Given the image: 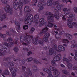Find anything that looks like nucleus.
<instances>
[{
    "label": "nucleus",
    "mask_w": 77,
    "mask_h": 77,
    "mask_svg": "<svg viewBox=\"0 0 77 77\" xmlns=\"http://www.w3.org/2000/svg\"><path fill=\"white\" fill-rule=\"evenodd\" d=\"M33 38V36L28 35H24V37L23 36L21 37L20 41L22 44L23 45H27L30 42V41L32 38Z\"/></svg>",
    "instance_id": "1"
},
{
    "label": "nucleus",
    "mask_w": 77,
    "mask_h": 77,
    "mask_svg": "<svg viewBox=\"0 0 77 77\" xmlns=\"http://www.w3.org/2000/svg\"><path fill=\"white\" fill-rule=\"evenodd\" d=\"M47 6H52V5H54V6L57 5L56 8L59 11H61L62 9V7L65 6L64 4H61L59 5L60 4L59 2L57 1L54 2L53 0H48L47 2Z\"/></svg>",
    "instance_id": "2"
},
{
    "label": "nucleus",
    "mask_w": 77,
    "mask_h": 77,
    "mask_svg": "<svg viewBox=\"0 0 77 77\" xmlns=\"http://www.w3.org/2000/svg\"><path fill=\"white\" fill-rule=\"evenodd\" d=\"M3 44L7 46L8 47H11V45L13 44V43H9L8 44V43L6 42H4L3 44L2 45V48H0V56H4V55H5V53L6 52L7 48L3 46Z\"/></svg>",
    "instance_id": "3"
},
{
    "label": "nucleus",
    "mask_w": 77,
    "mask_h": 77,
    "mask_svg": "<svg viewBox=\"0 0 77 77\" xmlns=\"http://www.w3.org/2000/svg\"><path fill=\"white\" fill-rule=\"evenodd\" d=\"M26 4L27 3V0H19V2H17V4H16L15 7H17V8H19L21 11V8H23V4Z\"/></svg>",
    "instance_id": "4"
},
{
    "label": "nucleus",
    "mask_w": 77,
    "mask_h": 77,
    "mask_svg": "<svg viewBox=\"0 0 77 77\" xmlns=\"http://www.w3.org/2000/svg\"><path fill=\"white\" fill-rule=\"evenodd\" d=\"M30 19H32V20H33V16L32 14H27L25 20V24H28V25H30L31 24Z\"/></svg>",
    "instance_id": "5"
},
{
    "label": "nucleus",
    "mask_w": 77,
    "mask_h": 77,
    "mask_svg": "<svg viewBox=\"0 0 77 77\" xmlns=\"http://www.w3.org/2000/svg\"><path fill=\"white\" fill-rule=\"evenodd\" d=\"M45 15H49L47 17L48 21L49 22H53L54 21L53 17H54V15L52 14L51 13L49 12H46L45 13Z\"/></svg>",
    "instance_id": "6"
},
{
    "label": "nucleus",
    "mask_w": 77,
    "mask_h": 77,
    "mask_svg": "<svg viewBox=\"0 0 77 77\" xmlns=\"http://www.w3.org/2000/svg\"><path fill=\"white\" fill-rule=\"evenodd\" d=\"M49 69L51 71H54L53 72V75L55 77H57L58 75L60 74V73H59V72L58 71L56 68L54 67H52L51 66H50L49 67Z\"/></svg>",
    "instance_id": "7"
},
{
    "label": "nucleus",
    "mask_w": 77,
    "mask_h": 77,
    "mask_svg": "<svg viewBox=\"0 0 77 77\" xmlns=\"http://www.w3.org/2000/svg\"><path fill=\"white\" fill-rule=\"evenodd\" d=\"M33 42L34 45H37L39 43V42H38V41H39V43L40 44H42L44 42V41H43V40H42V39L41 38H39L38 40V38H34L33 39Z\"/></svg>",
    "instance_id": "8"
},
{
    "label": "nucleus",
    "mask_w": 77,
    "mask_h": 77,
    "mask_svg": "<svg viewBox=\"0 0 77 77\" xmlns=\"http://www.w3.org/2000/svg\"><path fill=\"white\" fill-rule=\"evenodd\" d=\"M7 17V14L3 11H0V20L3 21L4 19H5Z\"/></svg>",
    "instance_id": "9"
},
{
    "label": "nucleus",
    "mask_w": 77,
    "mask_h": 77,
    "mask_svg": "<svg viewBox=\"0 0 77 77\" xmlns=\"http://www.w3.org/2000/svg\"><path fill=\"white\" fill-rule=\"evenodd\" d=\"M39 2L38 3V7H39V9L38 11H39L43 10L44 9V7L43 6V3L44 2V0H39Z\"/></svg>",
    "instance_id": "10"
},
{
    "label": "nucleus",
    "mask_w": 77,
    "mask_h": 77,
    "mask_svg": "<svg viewBox=\"0 0 77 77\" xmlns=\"http://www.w3.org/2000/svg\"><path fill=\"white\" fill-rule=\"evenodd\" d=\"M26 72H24V74H23L24 75V77H29V76H31L32 75V72L30 71V70L29 68H27L26 69Z\"/></svg>",
    "instance_id": "11"
},
{
    "label": "nucleus",
    "mask_w": 77,
    "mask_h": 77,
    "mask_svg": "<svg viewBox=\"0 0 77 77\" xmlns=\"http://www.w3.org/2000/svg\"><path fill=\"white\" fill-rule=\"evenodd\" d=\"M66 18H68L67 20V24L68 27H69V28H73V26H72L71 23V22L72 21V19H70L69 17H66Z\"/></svg>",
    "instance_id": "12"
},
{
    "label": "nucleus",
    "mask_w": 77,
    "mask_h": 77,
    "mask_svg": "<svg viewBox=\"0 0 77 77\" xmlns=\"http://www.w3.org/2000/svg\"><path fill=\"white\" fill-rule=\"evenodd\" d=\"M4 9L7 13H10V14H12V11L10 9V6L9 5H6L5 7L4 8Z\"/></svg>",
    "instance_id": "13"
},
{
    "label": "nucleus",
    "mask_w": 77,
    "mask_h": 77,
    "mask_svg": "<svg viewBox=\"0 0 77 77\" xmlns=\"http://www.w3.org/2000/svg\"><path fill=\"white\" fill-rule=\"evenodd\" d=\"M57 48L58 50H56L57 51H59V52H61V51H64L65 50V48L61 45H58L57 47Z\"/></svg>",
    "instance_id": "14"
},
{
    "label": "nucleus",
    "mask_w": 77,
    "mask_h": 77,
    "mask_svg": "<svg viewBox=\"0 0 77 77\" xmlns=\"http://www.w3.org/2000/svg\"><path fill=\"white\" fill-rule=\"evenodd\" d=\"M62 59V55L60 54H57L54 58V61H59Z\"/></svg>",
    "instance_id": "15"
},
{
    "label": "nucleus",
    "mask_w": 77,
    "mask_h": 77,
    "mask_svg": "<svg viewBox=\"0 0 77 77\" xmlns=\"http://www.w3.org/2000/svg\"><path fill=\"white\" fill-rule=\"evenodd\" d=\"M50 35V33H46L44 36L43 38L45 42H47L48 41V36Z\"/></svg>",
    "instance_id": "16"
},
{
    "label": "nucleus",
    "mask_w": 77,
    "mask_h": 77,
    "mask_svg": "<svg viewBox=\"0 0 77 77\" xmlns=\"http://www.w3.org/2000/svg\"><path fill=\"white\" fill-rule=\"evenodd\" d=\"M63 11L64 12V14L67 15L70 13L71 9L70 8L68 9L67 8H64L63 9Z\"/></svg>",
    "instance_id": "17"
},
{
    "label": "nucleus",
    "mask_w": 77,
    "mask_h": 77,
    "mask_svg": "<svg viewBox=\"0 0 77 77\" xmlns=\"http://www.w3.org/2000/svg\"><path fill=\"white\" fill-rule=\"evenodd\" d=\"M48 30V29L47 28V27H45L44 28L42 29V32L39 33V35H40V36L42 35L43 34L45 33Z\"/></svg>",
    "instance_id": "18"
},
{
    "label": "nucleus",
    "mask_w": 77,
    "mask_h": 77,
    "mask_svg": "<svg viewBox=\"0 0 77 77\" xmlns=\"http://www.w3.org/2000/svg\"><path fill=\"white\" fill-rule=\"evenodd\" d=\"M15 24L16 26H17L18 28L17 29V31L18 33H20V24L18 23V22L17 21H16L15 22Z\"/></svg>",
    "instance_id": "19"
},
{
    "label": "nucleus",
    "mask_w": 77,
    "mask_h": 77,
    "mask_svg": "<svg viewBox=\"0 0 77 77\" xmlns=\"http://www.w3.org/2000/svg\"><path fill=\"white\" fill-rule=\"evenodd\" d=\"M24 10L26 12H30L32 9L28 6H26L24 8Z\"/></svg>",
    "instance_id": "20"
},
{
    "label": "nucleus",
    "mask_w": 77,
    "mask_h": 77,
    "mask_svg": "<svg viewBox=\"0 0 77 77\" xmlns=\"http://www.w3.org/2000/svg\"><path fill=\"white\" fill-rule=\"evenodd\" d=\"M9 72L8 70H5L2 73V75L3 77H5V75H9Z\"/></svg>",
    "instance_id": "21"
},
{
    "label": "nucleus",
    "mask_w": 77,
    "mask_h": 77,
    "mask_svg": "<svg viewBox=\"0 0 77 77\" xmlns=\"http://www.w3.org/2000/svg\"><path fill=\"white\" fill-rule=\"evenodd\" d=\"M10 70L11 73L17 72V69L15 68L10 67Z\"/></svg>",
    "instance_id": "22"
},
{
    "label": "nucleus",
    "mask_w": 77,
    "mask_h": 77,
    "mask_svg": "<svg viewBox=\"0 0 77 77\" xmlns=\"http://www.w3.org/2000/svg\"><path fill=\"white\" fill-rule=\"evenodd\" d=\"M65 35L66 36V37L69 40L72 39L73 38L72 35L69 34H65Z\"/></svg>",
    "instance_id": "23"
},
{
    "label": "nucleus",
    "mask_w": 77,
    "mask_h": 77,
    "mask_svg": "<svg viewBox=\"0 0 77 77\" xmlns=\"http://www.w3.org/2000/svg\"><path fill=\"white\" fill-rule=\"evenodd\" d=\"M43 71L44 72H46L48 74H49L50 73H51V71L49 69L47 68H44L43 69Z\"/></svg>",
    "instance_id": "24"
},
{
    "label": "nucleus",
    "mask_w": 77,
    "mask_h": 77,
    "mask_svg": "<svg viewBox=\"0 0 77 77\" xmlns=\"http://www.w3.org/2000/svg\"><path fill=\"white\" fill-rule=\"evenodd\" d=\"M67 65L68 68L69 69L72 70L73 65H72V64L71 63H67Z\"/></svg>",
    "instance_id": "25"
},
{
    "label": "nucleus",
    "mask_w": 77,
    "mask_h": 77,
    "mask_svg": "<svg viewBox=\"0 0 77 77\" xmlns=\"http://www.w3.org/2000/svg\"><path fill=\"white\" fill-rule=\"evenodd\" d=\"M33 61L34 62V63H37L38 64H42V63H41V62H39V61L38 60L35 58H33Z\"/></svg>",
    "instance_id": "26"
},
{
    "label": "nucleus",
    "mask_w": 77,
    "mask_h": 77,
    "mask_svg": "<svg viewBox=\"0 0 77 77\" xmlns=\"http://www.w3.org/2000/svg\"><path fill=\"white\" fill-rule=\"evenodd\" d=\"M74 51L75 52V55L74 57V58L75 60H77V50L75 49L74 50Z\"/></svg>",
    "instance_id": "27"
},
{
    "label": "nucleus",
    "mask_w": 77,
    "mask_h": 77,
    "mask_svg": "<svg viewBox=\"0 0 77 77\" xmlns=\"http://www.w3.org/2000/svg\"><path fill=\"white\" fill-rule=\"evenodd\" d=\"M35 31V28L31 27V29L30 30V31L29 32L30 34H32V33H33V32H34V31Z\"/></svg>",
    "instance_id": "28"
},
{
    "label": "nucleus",
    "mask_w": 77,
    "mask_h": 77,
    "mask_svg": "<svg viewBox=\"0 0 77 77\" xmlns=\"http://www.w3.org/2000/svg\"><path fill=\"white\" fill-rule=\"evenodd\" d=\"M48 57H47L45 56V55H43L42 57V59L43 60H45L46 61H47L48 60Z\"/></svg>",
    "instance_id": "29"
},
{
    "label": "nucleus",
    "mask_w": 77,
    "mask_h": 77,
    "mask_svg": "<svg viewBox=\"0 0 77 77\" xmlns=\"http://www.w3.org/2000/svg\"><path fill=\"white\" fill-rule=\"evenodd\" d=\"M32 60H33V58L32 57L28 58L26 60L27 62H32Z\"/></svg>",
    "instance_id": "30"
},
{
    "label": "nucleus",
    "mask_w": 77,
    "mask_h": 77,
    "mask_svg": "<svg viewBox=\"0 0 77 77\" xmlns=\"http://www.w3.org/2000/svg\"><path fill=\"white\" fill-rule=\"evenodd\" d=\"M47 26L48 27H52L53 26V24L49 22L47 25Z\"/></svg>",
    "instance_id": "31"
},
{
    "label": "nucleus",
    "mask_w": 77,
    "mask_h": 77,
    "mask_svg": "<svg viewBox=\"0 0 77 77\" xmlns=\"http://www.w3.org/2000/svg\"><path fill=\"white\" fill-rule=\"evenodd\" d=\"M0 36H1L2 38H5L6 37V35L5 34H2L0 33Z\"/></svg>",
    "instance_id": "32"
},
{
    "label": "nucleus",
    "mask_w": 77,
    "mask_h": 77,
    "mask_svg": "<svg viewBox=\"0 0 77 77\" xmlns=\"http://www.w3.org/2000/svg\"><path fill=\"white\" fill-rule=\"evenodd\" d=\"M54 53V50L52 48L51 49L49 50V54L50 55H52Z\"/></svg>",
    "instance_id": "33"
},
{
    "label": "nucleus",
    "mask_w": 77,
    "mask_h": 77,
    "mask_svg": "<svg viewBox=\"0 0 77 77\" xmlns=\"http://www.w3.org/2000/svg\"><path fill=\"white\" fill-rule=\"evenodd\" d=\"M54 16L56 20H59V16L58 14H55Z\"/></svg>",
    "instance_id": "34"
},
{
    "label": "nucleus",
    "mask_w": 77,
    "mask_h": 77,
    "mask_svg": "<svg viewBox=\"0 0 77 77\" xmlns=\"http://www.w3.org/2000/svg\"><path fill=\"white\" fill-rule=\"evenodd\" d=\"M62 42L63 43H68L69 41H68V40L67 39H63L62 40Z\"/></svg>",
    "instance_id": "35"
},
{
    "label": "nucleus",
    "mask_w": 77,
    "mask_h": 77,
    "mask_svg": "<svg viewBox=\"0 0 77 77\" xmlns=\"http://www.w3.org/2000/svg\"><path fill=\"white\" fill-rule=\"evenodd\" d=\"M76 47L77 48V43H76L75 44H72L71 45V48H74Z\"/></svg>",
    "instance_id": "36"
},
{
    "label": "nucleus",
    "mask_w": 77,
    "mask_h": 77,
    "mask_svg": "<svg viewBox=\"0 0 77 77\" xmlns=\"http://www.w3.org/2000/svg\"><path fill=\"white\" fill-rule=\"evenodd\" d=\"M34 19L35 20H38L39 18V16L38 14H35L34 16Z\"/></svg>",
    "instance_id": "37"
},
{
    "label": "nucleus",
    "mask_w": 77,
    "mask_h": 77,
    "mask_svg": "<svg viewBox=\"0 0 77 77\" xmlns=\"http://www.w3.org/2000/svg\"><path fill=\"white\" fill-rule=\"evenodd\" d=\"M63 74H66V75L68 74H69V73H68V72H67V71L66 70H63Z\"/></svg>",
    "instance_id": "38"
},
{
    "label": "nucleus",
    "mask_w": 77,
    "mask_h": 77,
    "mask_svg": "<svg viewBox=\"0 0 77 77\" xmlns=\"http://www.w3.org/2000/svg\"><path fill=\"white\" fill-rule=\"evenodd\" d=\"M33 70L34 72H36V71H37V67L36 66H34L33 67Z\"/></svg>",
    "instance_id": "39"
},
{
    "label": "nucleus",
    "mask_w": 77,
    "mask_h": 77,
    "mask_svg": "<svg viewBox=\"0 0 77 77\" xmlns=\"http://www.w3.org/2000/svg\"><path fill=\"white\" fill-rule=\"evenodd\" d=\"M6 34L8 36H11L12 35V33H11L9 31H7L6 32Z\"/></svg>",
    "instance_id": "40"
},
{
    "label": "nucleus",
    "mask_w": 77,
    "mask_h": 77,
    "mask_svg": "<svg viewBox=\"0 0 77 77\" xmlns=\"http://www.w3.org/2000/svg\"><path fill=\"white\" fill-rule=\"evenodd\" d=\"M23 28L24 30H26V29H28L29 26H28V25H24Z\"/></svg>",
    "instance_id": "41"
},
{
    "label": "nucleus",
    "mask_w": 77,
    "mask_h": 77,
    "mask_svg": "<svg viewBox=\"0 0 77 77\" xmlns=\"http://www.w3.org/2000/svg\"><path fill=\"white\" fill-rule=\"evenodd\" d=\"M51 64L53 66H55L56 65V63H55V61H51Z\"/></svg>",
    "instance_id": "42"
},
{
    "label": "nucleus",
    "mask_w": 77,
    "mask_h": 77,
    "mask_svg": "<svg viewBox=\"0 0 77 77\" xmlns=\"http://www.w3.org/2000/svg\"><path fill=\"white\" fill-rule=\"evenodd\" d=\"M73 11L75 13H77V7H75L73 8Z\"/></svg>",
    "instance_id": "43"
},
{
    "label": "nucleus",
    "mask_w": 77,
    "mask_h": 77,
    "mask_svg": "<svg viewBox=\"0 0 77 77\" xmlns=\"http://www.w3.org/2000/svg\"><path fill=\"white\" fill-rule=\"evenodd\" d=\"M62 60L63 61H65V62H68V59L65 57H63V58Z\"/></svg>",
    "instance_id": "44"
},
{
    "label": "nucleus",
    "mask_w": 77,
    "mask_h": 77,
    "mask_svg": "<svg viewBox=\"0 0 77 77\" xmlns=\"http://www.w3.org/2000/svg\"><path fill=\"white\" fill-rule=\"evenodd\" d=\"M39 21L40 23H44V22L45 20L44 18H41L39 19Z\"/></svg>",
    "instance_id": "45"
},
{
    "label": "nucleus",
    "mask_w": 77,
    "mask_h": 77,
    "mask_svg": "<svg viewBox=\"0 0 77 77\" xmlns=\"http://www.w3.org/2000/svg\"><path fill=\"white\" fill-rule=\"evenodd\" d=\"M55 37L57 39H59V38L61 37L60 35L56 34L55 35Z\"/></svg>",
    "instance_id": "46"
},
{
    "label": "nucleus",
    "mask_w": 77,
    "mask_h": 77,
    "mask_svg": "<svg viewBox=\"0 0 77 77\" xmlns=\"http://www.w3.org/2000/svg\"><path fill=\"white\" fill-rule=\"evenodd\" d=\"M2 3H4V4H6L8 3L7 0H1Z\"/></svg>",
    "instance_id": "47"
},
{
    "label": "nucleus",
    "mask_w": 77,
    "mask_h": 77,
    "mask_svg": "<svg viewBox=\"0 0 77 77\" xmlns=\"http://www.w3.org/2000/svg\"><path fill=\"white\" fill-rule=\"evenodd\" d=\"M72 25L75 27H77V23L76 22H73L72 23Z\"/></svg>",
    "instance_id": "48"
},
{
    "label": "nucleus",
    "mask_w": 77,
    "mask_h": 77,
    "mask_svg": "<svg viewBox=\"0 0 77 77\" xmlns=\"http://www.w3.org/2000/svg\"><path fill=\"white\" fill-rule=\"evenodd\" d=\"M53 48L55 49V50H56V48H57V45L56 44H53Z\"/></svg>",
    "instance_id": "49"
},
{
    "label": "nucleus",
    "mask_w": 77,
    "mask_h": 77,
    "mask_svg": "<svg viewBox=\"0 0 77 77\" xmlns=\"http://www.w3.org/2000/svg\"><path fill=\"white\" fill-rule=\"evenodd\" d=\"M12 73V77H16V75H17V74H16V72H14L13 73Z\"/></svg>",
    "instance_id": "50"
},
{
    "label": "nucleus",
    "mask_w": 77,
    "mask_h": 77,
    "mask_svg": "<svg viewBox=\"0 0 77 77\" xmlns=\"http://www.w3.org/2000/svg\"><path fill=\"white\" fill-rule=\"evenodd\" d=\"M68 58V62H69V61H71V60H72V58L71 56H69Z\"/></svg>",
    "instance_id": "51"
},
{
    "label": "nucleus",
    "mask_w": 77,
    "mask_h": 77,
    "mask_svg": "<svg viewBox=\"0 0 77 77\" xmlns=\"http://www.w3.org/2000/svg\"><path fill=\"white\" fill-rule=\"evenodd\" d=\"M13 41V39L11 38H8L7 39V41H8V42H11V41Z\"/></svg>",
    "instance_id": "52"
},
{
    "label": "nucleus",
    "mask_w": 77,
    "mask_h": 77,
    "mask_svg": "<svg viewBox=\"0 0 77 77\" xmlns=\"http://www.w3.org/2000/svg\"><path fill=\"white\" fill-rule=\"evenodd\" d=\"M69 17L74 18L75 17V15L74 14H72L69 15Z\"/></svg>",
    "instance_id": "53"
},
{
    "label": "nucleus",
    "mask_w": 77,
    "mask_h": 77,
    "mask_svg": "<svg viewBox=\"0 0 77 77\" xmlns=\"http://www.w3.org/2000/svg\"><path fill=\"white\" fill-rule=\"evenodd\" d=\"M18 48H14V51L15 52H17L18 51Z\"/></svg>",
    "instance_id": "54"
},
{
    "label": "nucleus",
    "mask_w": 77,
    "mask_h": 77,
    "mask_svg": "<svg viewBox=\"0 0 77 77\" xmlns=\"http://www.w3.org/2000/svg\"><path fill=\"white\" fill-rule=\"evenodd\" d=\"M73 70H76V73L77 74V67L76 66H74L73 68Z\"/></svg>",
    "instance_id": "55"
},
{
    "label": "nucleus",
    "mask_w": 77,
    "mask_h": 77,
    "mask_svg": "<svg viewBox=\"0 0 77 77\" xmlns=\"http://www.w3.org/2000/svg\"><path fill=\"white\" fill-rule=\"evenodd\" d=\"M65 17H66V16L64 15L63 17L62 18V19L63 20V21H66V18H65Z\"/></svg>",
    "instance_id": "56"
},
{
    "label": "nucleus",
    "mask_w": 77,
    "mask_h": 77,
    "mask_svg": "<svg viewBox=\"0 0 77 77\" xmlns=\"http://www.w3.org/2000/svg\"><path fill=\"white\" fill-rule=\"evenodd\" d=\"M48 77H53L52 74H51V72L48 74Z\"/></svg>",
    "instance_id": "57"
},
{
    "label": "nucleus",
    "mask_w": 77,
    "mask_h": 77,
    "mask_svg": "<svg viewBox=\"0 0 77 77\" xmlns=\"http://www.w3.org/2000/svg\"><path fill=\"white\" fill-rule=\"evenodd\" d=\"M23 50H24V51H29V49H28L26 48H23Z\"/></svg>",
    "instance_id": "58"
},
{
    "label": "nucleus",
    "mask_w": 77,
    "mask_h": 77,
    "mask_svg": "<svg viewBox=\"0 0 77 77\" xmlns=\"http://www.w3.org/2000/svg\"><path fill=\"white\" fill-rule=\"evenodd\" d=\"M64 33V32L62 31H60L59 32V34L60 35H62Z\"/></svg>",
    "instance_id": "59"
},
{
    "label": "nucleus",
    "mask_w": 77,
    "mask_h": 77,
    "mask_svg": "<svg viewBox=\"0 0 77 77\" xmlns=\"http://www.w3.org/2000/svg\"><path fill=\"white\" fill-rule=\"evenodd\" d=\"M44 23H41L39 25V26L40 27H42V26H44Z\"/></svg>",
    "instance_id": "60"
},
{
    "label": "nucleus",
    "mask_w": 77,
    "mask_h": 77,
    "mask_svg": "<svg viewBox=\"0 0 77 77\" xmlns=\"http://www.w3.org/2000/svg\"><path fill=\"white\" fill-rule=\"evenodd\" d=\"M26 68L25 66H23L22 67V70H23V71H25Z\"/></svg>",
    "instance_id": "61"
},
{
    "label": "nucleus",
    "mask_w": 77,
    "mask_h": 77,
    "mask_svg": "<svg viewBox=\"0 0 77 77\" xmlns=\"http://www.w3.org/2000/svg\"><path fill=\"white\" fill-rule=\"evenodd\" d=\"M22 64H24L25 63V60L24 59H23L21 61Z\"/></svg>",
    "instance_id": "62"
},
{
    "label": "nucleus",
    "mask_w": 77,
    "mask_h": 77,
    "mask_svg": "<svg viewBox=\"0 0 77 77\" xmlns=\"http://www.w3.org/2000/svg\"><path fill=\"white\" fill-rule=\"evenodd\" d=\"M30 54H32V52L31 51H29V52H28L27 56H29Z\"/></svg>",
    "instance_id": "63"
},
{
    "label": "nucleus",
    "mask_w": 77,
    "mask_h": 77,
    "mask_svg": "<svg viewBox=\"0 0 77 77\" xmlns=\"http://www.w3.org/2000/svg\"><path fill=\"white\" fill-rule=\"evenodd\" d=\"M10 32H11L12 33H15V31L14 30H13V29H10Z\"/></svg>",
    "instance_id": "64"
}]
</instances>
